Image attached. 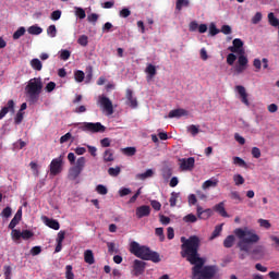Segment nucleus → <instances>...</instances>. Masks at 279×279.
<instances>
[{
	"instance_id": "obj_19",
	"label": "nucleus",
	"mask_w": 279,
	"mask_h": 279,
	"mask_svg": "<svg viewBox=\"0 0 279 279\" xmlns=\"http://www.w3.org/2000/svg\"><path fill=\"white\" fill-rule=\"evenodd\" d=\"M44 222L48 228H51V230H60V222L56 219H50L48 217H44Z\"/></svg>"
},
{
	"instance_id": "obj_41",
	"label": "nucleus",
	"mask_w": 279,
	"mask_h": 279,
	"mask_svg": "<svg viewBox=\"0 0 279 279\" xmlns=\"http://www.w3.org/2000/svg\"><path fill=\"white\" fill-rule=\"evenodd\" d=\"M108 173L111 178H117L121 173V167L117 166L116 168H109Z\"/></svg>"
},
{
	"instance_id": "obj_26",
	"label": "nucleus",
	"mask_w": 279,
	"mask_h": 279,
	"mask_svg": "<svg viewBox=\"0 0 279 279\" xmlns=\"http://www.w3.org/2000/svg\"><path fill=\"white\" fill-rule=\"evenodd\" d=\"M27 32L32 36H40V33L43 32V27H40L38 25H33V26L28 27Z\"/></svg>"
},
{
	"instance_id": "obj_44",
	"label": "nucleus",
	"mask_w": 279,
	"mask_h": 279,
	"mask_svg": "<svg viewBox=\"0 0 279 279\" xmlns=\"http://www.w3.org/2000/svg\"><path fill=\"white\" fill-rule=\"evenodd\" d=\"M109 254H119V248H117V244L114 242L107 243Z\"/></svg>"
},
{
	"instance_id": "obj_64",
	"label": "nucleus",
	"mask_w": 279,
	"mask_h": 279,
	"mask_svg": "<svg viewBox=\"0 0 279 279\" xmlns=\"http://www.w3.org/2000/svg\"><path fill=\"white\" fill-rule=\"evenodd\" d=\"M60 58H61V60H69V58H71V51H69V50H61Z\"/></svg>"
},
{
	"instance_id": "obj_17",
	"label": "nucleus",
	"mask_w": 279,
	"mask_h": 279,
	"mask_svg": "<svg viewBox=\"0 0 279 279\" xmlns=\"http://www.w3.org/2000/svg\"><path fill=\"white\" fill-rule=\"evenodd\" d=\"M64 236H66V231H60L57 235V245L54 248L56 254L62 252V243H64Z\"/></svg>"
},
{
	"instance_id": "obj_16",
	"label": "nucleus",
	"mask_w": 279,
	"mask_h": 279,
	"mask_svg": "<svg viewBox=\"0 0 279 279\" xmlns=\"http://www.w3.org/2000/svg\"><path fill=\"white\" fill-rule=\"evenodd\" d=\"M235 90H238L241 97L242 104H244L245 106H250V100L247 99V92H245V88L243 87V85L235 86Z\"/></svg>"
},
{
	"instance_id": "obj_28",
	"label": "nucleus",
	"mask_w": 279,
	"mask_h": 279,
	"mask_svg": "<svg viewBox=\"0 0 279 279\" xmlns=\"http://www.w3.org/2000/svg\"><path fill=\"white\" fill-rule=\"evenodd\" d=\"M234 241H236V238H234V235H228L223 241V247H232L234 245Z\"/></svg>"
},
{
	"instance_id": "obj_35",
	"label": "nucleus",
	"mask_w": 279,
	"mask_h": 279,
	"mask_svg": "<svg viewBox=\"0 0 279 279\" xmlns=\"http://www.w3.org/2000/svg\"><path fill=\"white\" fill-rule=\"evenodd\" d=\"M180 197V193L178 192H172L170 196V206L171 208H174L175 204H178V198Z\"/></svg>"
},
{
	"instance_id": "obj_30",
	"label": "nucleus",
	"mask_w": 279,
	"mask_h": 279,
	"mask_svg": "<svg viewBox=\"0 0 279 279\" xmlns=\"http://www.w3.org/2000/svg\"><path fill=\"white\" fill-rule=\"evenodd\" d=\"M146 73L148 74V77H150V80L153 77H156V65L149 63L147 66H146Z\"/></svg>"
},
{
	"instance_id": "obj_60",
	"label": "nucleus",
	"mask_w": 279,
	"mask_h": 279,
	"mask_svg": "<svg viewBox=\"0 0 279 279\" xmlns=\"http://www.w3.org/2000/svg\"><path fill=\"white\" fill-rule=\"evenodd\" d=\"M263 21V13L257 12L255 15L252 17V23L253 25H258V22Z\"/></svg>"
},
{
	"instance_id": "obj_14",
	"label": "nucleus",
	"mask_w": 279,
	"mask_h": 279,
	"mask_svg": "<svg viewBox=\"0 0 279 279\" xmlns=\"http://www.w3.org/2000/svg\"><path fill=\"white\" fill-rule=\"evenodd\" d=\"M134 276H142L145 274V262L135 259L133 263Z\"/></svg>"
},
{
	"instance_id": "obj_13",
	"label": "nucleus",
	"mask_w": 279,
	"mask_h": 279,
	"mask_svg": "<svg viewBox=\"0 0 279 279\" xmlns=\"http://www.w3.org/2000/svg\"><path fill=\"white\" fill-rule=\"evenodd\" d=\"M196 213H197L198 219L206 220L213 217V209L210 208L204 209L202 206H197Z\"/></svg>"
},
{
	"instance_id": "obj_12",
	"label": "nucleus",
	"mask_w": 279,
	"mask_h": 279,
	"mask_svg": "<svg viewBox=\"0 0 279 279\" xmlns=\"http://www.w3.org/2000/svg\"><path fill=\"white\" fill-rule=\"evenodd\" d=\"M247 57H245V53H241L238 58V66L235 68L236 73H243L245 69H247Z\"/></svg>"
},
{
	"instance_id": "obj_15",
	"label": "nucleus",
	"mask_w": 279,
	"mask_h": 279,
	"mask_svg": "<svg viewBox=\"0 0 279 279\" xmlns=\"http://www.w3.org/2000/svg\"><path fill=\"white\" fill-rule=\"evenodd\" d=\"M14 100H9L7 102V106L0 110V121L5 117V114H8V112H12V114H14Z\"/></svg>"
},
{
	"instance_id": "obj_53",
	"label": "nucleus",
	"mask_w": 279,
	"mask_h": 279,
	"mask_svg": "<svg viewBox=\"0 0 279 279\" xmlns=\"http://www.w3.org/2000/svg\"><path fill=\"white\" fill-rule=\"evenodd\" d=\"M234 62H236V54H234V52L229 53L227 56V64H229V66H232Z\"/></svg>"
},
{
	"instance_id": "obj_6",
	"label": "nucleus",
	"mask_w": 279,
	"mask_h": 279,
	"mask_svg": "<svg viewBox=\"0 0 279 279\" xmlns=\"http://www.w3.org/2000/svg\"><path fill=\"white\" fill-rule=\"evenodd\" d=\"M64 166V156H59L51 160L49 165L50 175H60Z\"/></svg>"
},
{
	"instance_id": "obj_54",
	"label": "nucleus",
	"mask_w": 279,
	"mask_h": 279,
	"mask_svg": "<svg viewBox=\"0 0 279 279\" xmlns=\"http://www.w3.org/2000/svg\"><path fill=\"white\" fill-rule=\"evenodd\" d=\"M32 236H34V232H32L31 230H23L22 231V239L24 241H29V239H32Z\"/></svg>"
},
{
	"instance_id": "obj_11",
	"label": "nucleus",
	"mask_w": 279,
	"mask_h": 279,
	"mask_svg": "<svg viewBox=\"0 0 279 279\" xmlns=\"http://www.w3.org/2000/svg\"><path fill=\"white\" fill-rule=\"evenodd\" d=\"M135 215L137 219H143V217H149V215H151V208L148 205H142L136 208Z\"/></svg>"
},
{
	"instance_id": "obj_25",
	"label": "nucleus",
	"mask_w": 279,
	"mask_h": 279,
	"mask_svg": "<svg viewBox=\"0 0 279 279\" xmlns=\"http://www.w3.org/2000/svg\"><path fill=\"white\" fill-rule=\"evenodd\" d=\"M268 23L271 25V27H278L279 28V20L276 17L274 12L268 13Z\"/></svg>"
},
{
	"instance_id": "obj_1",
	"label": "nucleus",
	"mask_w": 279,
	"mask_h": 279,
	"mask_svg": "<svg viewBox=\"0 0 279 279\" xmlns=\"http://www.w3.org/2000/svg\"><path fill=\"white\" fill-rule=\"evenodd\" d=\"M181 257L185 258L192 267V278L193 279H213L217 275V266H205L206 259L199 256V246L202 245V240L199 236L192 235L189 239L185 236L181 238Z\"/></svg>"
},
{
	"instance_id": "obj_20",
	"label": "nucleus",
	"mask_w": 279,
	"mask_h": 279,
	"mask_svg": "<svg viewBox=\"0 0 279 279\" xmlns=\"http://www.w3.org/2000/svg\"><path fill=\"white\" fill-rule=\"evenodd\" d=\"M84 260L87 265H95V254L92 250H86L84 252Z\"/></svg>"
},
{
	"instance_id": "obj_40",
	"label": "nucleus",
	"mask_w": 279,
	"mask_h": 279,
	"mask_svg": "<svg viewBox=\"0 0 279 279\" xmlns=\"http://www.w3.org/2000/svg\"><path fill=\"white\" fill-rule=\"evenodd\" d=\"M233 182H234L235 186H241V184H245V179L241 174H234Z\"/></svg>"
},
{
	"instance_id": "obj_38",
	"label": "nucleus",
	"mask_w": 279,
	"mask_h": 279,
	"mask_svg": "<svg viewBox=\"0 0 279 279\" xmlns=\"http://www.w3.org/2000/svg\"><path fill=\"white\" fill-rule=\"evenodd\" d=\"M25 27L21 26L19 29H16L13 34V40H19L21 36H25Z\"/></svg>"
},
{
	"instance_id": "obj_24",
	"label": "nucleus",
	"mask_w": 279,
	"mask_h": 279,
	"mask_svg": "<svg viewBox=\"0 0 279 279\" xmlns=\"http://www.w3.org/2000/svg\"><path fill=\"white\" fill-rule=\"evenodd\" d=\"M81 173H82V170H80L78 168H75V166H74V167L70 168V170H69V178H70V180H77V178H80Z\"/></svg>"
},
{
	"instance_id": "obj_46",
	"label": "nucleus",
	"mask_w": 279,
	"mask_h": 279,
	"mask_svg": "<svg viewBox=\"0 0 279 279\" xmlns=\"http://www.w3.org/2000/svg\"><path fill=\"white\" fill-rule=\"evenodd\" d=\"M65 278L66 279H75V274H73V266L68 265L65 267Z\"/></svg>"
},
{
	"instance_id": "obj_9",
	"label": "nucleus",
	"mask_w": 279,
	"mask_h": 279,
	"mask_svg": "<svg viewBox=\"0 0 279 279\" xmlns=\"http://www.w3.org/2000/svg\"><path fill=\"white\" fill-rule=\"evenodd\" d=\"M232 45L233 46L228 48L231 53H245V50L243 49V40L241 38L233 39Z\"/></svg>"
},
{
	"instance_id": "obj_18",
	"label": "nucleus",
	"mask_w": 279,
	"mask_h": 279,
	"mask_svg": "<svg viewBox=\"0 0 279 279\" xmlns=\"http://www.w3.org/2000/svg\"><path fill=\"white\" fill-rule=\"evenodd\" d=\"M186 114H189L186 109H173L169 112L168 117L169 119H180V117H186Z\"/></svg>"
},
{
	"instance_id": "obj_57",
	"label": "nucleus",
	"mask_w": 279,
	"mask_h": 279,
	"mask_svg": "<svg viewBox=\"0 0 279 279\" xmlns=\"http://www.w3.org/2000/svg\"><path fill=\"white\" fill-rule=\"evenodd\" d=\"M4 271V279H12V267L11 266H4L3 267Z\"/></svg>"
},
{
	"instance_id": "obj_29",
	"label": "nucleus",
	"mask_w": 279,
	"mask_h": 279,
	"mask_svg": "<svg viewBox=\"0 0 279 279\" xmlns=\"http://www.w3.org/2000/svg\"><path fill=\"white\" fill-rule=\"evenodd\" d=\"M31 66L34 71H43V62L39 59L31 60Z\"/></svg>"
},
{
	"instance_id": "obj_4",
	"label": "nucleus",
	"mask_w": 279,
	"mask_h": 279,
	"mask_svg": "<svg viewBox=\"0 0 279 279\" xmlns=\"http://www.w3.org/2000/svg\"><path fill=\"white\" fill-rule=\"evenodd\" d=\"M25 90L29 104H37L38 99H40V93H43V80L40 77L31 78Z\"/></svg>"
},
{
	"instance_id": "obj_62",
	"label": "nucleus",
	"mask_w": 279,
	"mask_h": 279,
	"mask_svg": "<svg viewBox=\"0 0 279 279\" xmlns=\"http://www.w3.org/2000/svg\"><path fill=\"white\" fill-rule=\"evenodd\" d=\"M209 34L211 36H217V34H219V29L215 24H210L209 26Z\"/></svg>"
},
{
	"instance_id": "obj_45",
	"label": "nucleus",
	"mask_w": 279,
	"mask_h": 279,
	"mask_svg": "<svg viewBox=\"0 0 279 279\" xmlns=\"http://www.w3.org/2000/svg\"><path fill=\"white\" fill-rule=\"evenodd\" d=\"M124 156H136V147H125L122 149Z\"/></svg>"
},
{
	"instance_id": "obj_59",
	"label": "nucleus",
	"mask_w": 279,
	"mask_h": 279,
	"mask_svg": "<svg viewBox=\"0 0 279 279\" xmlns=\"http://www.w3.org/2000/svg\"><path fill=\"white\" fill-rule=\"evenodd\" d=\"M155 234L157 235V236H159V241H165V229H162V228H156L155 229Z\"/></svg>"
},
{
	"instance_id": "obj_34",
	"label": "nucleus",
	"mask_w": 279,
	"mask_h": 279,
	"mask_svg": "<svg viewBox=\"0 0 279 279\" xmlns=\"http://www.w3.org/2000/svg\"><path fill=\"white\" fill-rule=\"evenodd\" d=\"M221 230H223V227L221 225L216 226L209 240L213 241V240L217 239V236H219V234H221Z\"/></svg>"
},
{
	"instance_id": "obj_56",
	"label": "nucleus",
	"mask_w": 279,
	"mask_h": 279,
	"mask_svg": "<svg viewBox=\"0 0 279 279\" xmlns=\"http://www.w3.org/2000/svg\"><path fill=\"white\" fill-rule=\"evenodd\" d=\"M0 217H4L5 219H9V217H12V208L11 207H5L1 211Z\"/></svg>"
},
{
	"instance_id": "obj_52",
	"label": "nucleus",
	"mask_w": 279,
	"mask_h": 279,
	"mask_svg": "<svg viewBox=\"0 0 279 279\" xmlns=\"http://www.w3.org/2000/svg\"><path fill=\"white\" fill-rule=\"evenodd\" d=\"M24 112L22 111H17L15 118H14V123L15 125H21V123H23V118H24Z\"/></svg>"
},
{
	"instance_id": "obj_47",
	"label": "nucleus",
	"mask_w": 279,
	"mask_h": 279,
	"mask_svg": "<svg viewBox=\"0 0 279 279\" xmlns=\"http://www.w3.org/2000/svg\"><path fill=\"white\" fill-rule=\"evenodd\" d=\"M187 132L193 136H197L199 134V126L191 124L190 126H187Z\"/></svg>"
},
{
	"instance_id": "obj_8",
	"label": "nucleus",
	"mask_w": 279,
	"mask_h": 279,
	"mask_svg": "<svg viewBox=\"0 0 279 279\" xmlns=\"http://www.w3.org/2000/svg\"><path fill=\"white\" fill-rule=\"evenodd\" d=\"M179 162H180V169L182 171H191L195 167V158L194 157L179 159Z\"/></svg>"
},
{
	"instance_id": "obj_2",
	"label": "nucleus",
	"mask_w": 279,
	"mask_h": 279,
	"mask_svg": "<svg viewBox=\"0 0 279 279\" xmlns=\"http://www.w3.org/2000/svg\"><path fill=\"white\" fill-rule=\"evenodd\" d=\"M234 234L240 240L238 242V247L240 250L239 258L240 260H245L247 256H252V243H258V241H260V236H258V234H256L254 230H251L247 227H245L244 229H235Z\"/></svg>"
},
{
	"instance_id": "obj_39",
	"label": "nucleus",
	"mask_w": 279,
	"mask_h": 279,
	"mask_svg": "<svg viewBox=\"0 0 279 279\" xmlns=\"http://www.w3.org/2000/svg\"><path fill=\"white\" fill-rule=\"evenodd\" d=\"M251 256L255 258V256H263V246H256L252 250L251 246Z\"/></svg>"
},
{
	"instance_id": "obj_58",
	"label": "nucleus",
	"mask_w": 279,
	"mask_h": 279,
	"mask_svg": "<svg viewBox=\"0 0 279 279\" xmlns=\"http://www.w3.org/2000/svg\"><path fill=\"white\" fill-rule=\"evenodd\" d=\"M96 191L99 195H108V187H106L105 185H97Z\"/></svg>"
},
{
	"instance_id": "obj_37",
	"label": "nucleus",
	"mask_w": 279,
	"mask_h": 279,
	"mask_svg": "<svg viewBox=\"0 0 279 279\" xmlns=\"http://www.w3.org/2000/svg\"><path fill=\"white\" fill-rule=\"evenodd\" d=\"M47 35L50 38H56V36H58V28H56V25L52 24L47 28Z\"/></svg>"
},
{
	"instance_id": "obj_5",
	"label": "nucleus",
	"mask_w": 279,
	"mask_h": 279,
	"mask_svg": "<svg viewBox=\"0 0 279 279\" xmlns=\"http://www.w3.org/2000/svg\"><path fill=\"white\" fill-rule=\"evenodd\" d=\"M83 132H92V134L106 132V126L101 122H84L81 126Z\"/></svg>"
},
{
	"instance_id": "obj_48",
	"label": "nucleus",
	"mask_w": 279,
	"mask_h": 279,
	"mask_svg": "<svg viewBox=\"0 0 279 279\" xmlns=\"http://www.w3.org/2000/svg\"><path fill=\"white\" fill-rule=\"evenodd\" d=\"M257 223H259L260 228H265V230H269V228H271V222H269V220L267 219H258Z\"/></svg>"
},
{
	"instance_id": "obj_22",
	"label": "nucleus",
	"mask_w": 279,
	"mask_h": 279,
	"mask_svg": "<svg viewBox=\"0 0 279 279\" xmlns=\"http://www.w3.org/2000/svg\"><path fill=\"white\" fill-rule=\"evenodd\" d=\"M104 162H114V150L108 148L105 150L104 155Z\"/></svg>"
},
{
	"instance_id": "obj_36",
	"label": "nucleus",
	"mask_w": 279,
	"mask_h": 279,
	"mask_svg": "<svg viewBox=\"0 0 279 279\" xmlns=\"http://www.w3.org/2000/svg\"><path fill=\"white\" fill-rule=\"evenodd\" d=\"M233 165L247 169V162H245V160H243L241 157H233Z\"/></svg>"
},
{
	"instance_id": "obj_42",
	"label": "nucleus",
	"mask_w": 279,
	"mask_h": 279,
	"mask_svg": "<svg viewBox=\"0 0 279 279\" xmlns=\"http://www.w3.org/2000/svg\"><path fill=\"white\" fill-rule=\"evenodd\" d=\"M11 236L13 241H21L22 239V232L17 229H11Z\"/></svg>"
},
{
	"instance_id": "obj_51",
	"label": "nucleus",
	"mask_w": 279,
	"mask_h": 279,
	"mask_svg": "<svg viewBox=\"0 0 279 279\" xmlns=\"http://www.w3.org/2000/svg\"><path fill=\"white\" fill-rule=\"evenodd\" d=\"M78 45H81V47H87L88 46V36L86 35H82L78 37L77 39Z\"/></svg>"
},
{
	"instance_id": "obj_33",
	"label": "nucleus",
	"mask_w": 279,
	"mask_h": 279,
	"mask_svg": "<svg viewBox=\"0 0 279 279\" xmlns=\"http://www.w3.org/2000/svg\"><path fill=\"white\" fill-rule=\"evenodd\" d=\"M161 175H162L163 180H169V178H171V175H173V170H171V168H169V167H165L161 170Z\"/></svg>"
},
{
	"instance_id": "obj_63",
	"label": "nucleus",
	"mask_w": 279,
	"mask_h": 279,
	"mask_svg": "<svg viewBox=\"0 0 279 279\" xmlns=\"http://www.w3.org/2000/svg\"><path fill=\"white\" fill-rule=\"evenodd\" d=\"M53 90H56V82H49L46 85V92L47 93H53Z\"/></svg>"
},
{
	"instance_id": "obj_23",
	"label": "nucleus",
	"mask_w": 279,
	"mask_h": 279,
	"mask_svg": "<svg viewBox=\"0 0 279 279\" xmlns=\"http://www.w3.org/2000/svg\"><path fill=\"white\" fill-rule=\"evenodd\" d=\"M217 184H219V181L217 179H209L207 181H205L202 185V189L204 191H206L207 189H215V186H217Z\"/></svg>"
},
{
	"instance_id": "obj_55",
	"label": "nucleus",
	"mask_w": 279,
	"mask_h": 279,
	"mask_svg": "<svg viewBox=\"0 0 279 279\" xmlns=\"http://www.w3.org/2000/svg\"><path fill=\"white\" fill-rule=\"evenodd\" d=\"M61 16H62V11L60 10H56L50 14L51 21H60Z\"/></svg>"
},
{
	"instance_id": "obj_10",
	"label": "nucleus",
	"mask_w": 279,
	"mask_h": 279,
	"mask_svg": "<svg viewBox=\"0 0 279 279\" xmlns=\"http://www.w3.org/2000/svg\"><path fill=\"white\" fill-rule=\"evenodd\" d=\"M126 106H130V108H138V100L136 97H134V92L132 89H126Z\"/></svg>"
},
{
	"instance_id": "obj_61",
	"label": "nucleus",
	"mask_w": 279,
	"mask_h": 279,
	"mask_svg": "<svg viewBox=\"0 0 279 279\" xmlns=\"http://www.w3.org/2000/svg\"><path fill=\"white\" fill-rule=\"evenodd\" d=\"M87 21L89 23H94V25H95V23H97V21H99V15L97 13H92L87 16Z\"/></svg>"
},
{
	"instance_id": "obj_7",
	"label": "nucleus",
	"mask_w": 279,
	"mask_h": 279,
	"mask_svg": "<svg viewBox=\"0 0 279 279\" xmlns=\"http://www.w3.org/2000/svg\"><path fill=\"white\" fill-rule=\"evenodd\" d=\"M98 101L102 108V110H105V112H107V114H114V107L112 106V100H110V98H108V96L105 95H100L98 97Z\"/></svg>"
},
{
	"instance_id": "obj_27",
	"label": "nucleus",
	"mask_w": 279,
	"mask_h": 279,
	"mask_svg": "<svg viewBox=\"0 0 279 279\" xmlns=\"http://www.w3.org/2000/svg\"><path fill=\"white\" fill-rule=\"evenodd\" d=\"M175 10L179 12L182 10V8H189L191 5V1L189 0H175Z\"/></svg>"
},
{
	"instance_id": "obj_43",
	"label": "nucleus",
	"mask_w": 279,
	"mask_h": 279,
	"mask_svg": "<svg viewBox=\"0 0 279 279\" xmlns=\"http://www.w3.org/2000/svg\"><path fill=\"white\" fill-rule=\"evenodd\" d=\"M183 221L185 223H195L197 221V216H195L194 214H189L183 217Z\"/></svg>"
},
{
	"instance_id": "obj_32",
	"label": "nucleus",
	"mask_w": 279,
	"mask_h": 279,
	"mask_svg": "<svg viewBox=\"0 0 279 279\" xmlns=\"http://www.w3.org/2000/svg\"><path fill=\"white\" fill-rule=\"evenodd\" d=\"M138 180H147V178H154V170L148 169L144 173L137 174Z\"/></svg>"
},
{
	"instance_id": "obj_50",
	"label": "nucleus",
	"mask_w": 279,
	"mask_h": 279,
	"mask_svg": "<svg viewBox=\"0 0 279 279\" xmlns=\"http://www.w3.org/2000/svg\"><path fill=\"white\" fill-rule=\"evenodd\" d=\"M74 77H75L76 82H78V83L84 82V77H85L84 71L77 70V71L74 73Z\"/></svg>"
},
{
	"instance_id": "obj_49",
	"label": "nucleus",
	"mask_w": 279,
	"mask_h": 279,
	"mask_svg": "<svg viewBox=\"0 0 279 279\" xmlns=\"http://www.w3.org/2000/svg\"><path fill=\"white\" fill-rule=\"evenodd\" d=\"M20 221H21V217H19V215H15L11 220V222L9 223V230H14V227L19 226Z\"/></svg>"
},
{
	"instance_id": "obj_3",
	"label": "nucleus",
	"mask_w": 279,
	"mask_h": 279,
	"mask_svg": "<svg viewBox=\"0 0 279 279\" xmlns=\"http://www.w3.org/2000/svg\"><path fill=\"white\" fill-rule=\"evenodd\" d=\"M130 252L137 258H142V260H151V263H160L161 260L158 252L150 251L149 247L145 245L141 246L136 241L131 242Z\"/></svg>"
},
{
	"instance_id": "obj_31",
	"label": "nucleus",
	"mask_w": 279,
	"mask_h": 279,
	"mask_svg": "<svg viewBox=\"0 0 279 279\" xmlns=\"http://www.w3.org/2000/svg\"><path fill=\"white\" fill-rule=\"evenodd\" d=\"M84 167H86V158L85 157H80L76 160V163H75L74 168H76L81 171H84Z\"/></svg>"
},
{
	"instance_id": "obj_21",
	"label": "nucleus",
	"mask_w": 279,
	"mask_h": 279,
	"mask_svg": "<svg viewBox=\"0 0 279 279\" xmlns=\"http://www.w3.org/2000/svg\"><path fill=\"white\" fill-rule=\"evenodd\" d=\"M214 210L220 215V217H228V211H226V205L223 202L215 205Z\"/></svg>"
}]
</instances>
